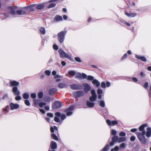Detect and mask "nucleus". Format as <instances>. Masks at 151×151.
<instances>
[{"mask_svg":"<svg viewBox=\"0 0 151 151\" xmlns=\"http://www.w3.org/2000/svg\"><path fill=\"white\" fill-rule=\"evenodd\" d=\"M147 124H142L139 127V130L142 132H137V137L140 142L142 144H145L147 142L145 135L146 133V132L145 130V128L146 127Z\"/></svg>","mask_w":151,"mask_h":151,"instance_id":"f257e3e1","label":"nucleus"},{"mask_svg":"<svg viewBox=\"0 0 151 151\" xmlns=\"http://www.w3.org/2000/svg\"><path fill=\"white\" fill-rule=\"evenodd\" d=\"M19 84V82L16 81H10V87H13L12 92L15 95H19L20 92L18 90L17 86Z\"/></svg>","mask_w":151,"mask_h":151,"instance_id":"f03ea898","label":"nucleus"},{"mask_svg":"<svg viewBox=\"0 0 151 151\" xmlns=\"http://www.w3.org/2000/svg\"><path fill=\"white\" fill-rule=\"evenodd\" d=\"M67 33V31L64 30L58 33L57 34L58 39L59 42L62 44L63 42L65 40V36Z\"/></svg>","mask_w":151,"mask_h":151,"instance_id":"7ed1b4c3","label":"nucleus"},{"mask_svg":"<svg viewBox=\"0 0 151 151\" xmlns=\"http://www.w3.org/2000/svg\"><path fill=\"white\" fill-rule=\"evenodd\" d=\"M58 52L60 54V58H66L71 61H74L73 59L68 55L67 53L65 52L61 49H60Z\"/></svg>","mask_w":151,"mask_h":151,"instance_id":"20e7f679","label":"nucleus"},{"mask_svg":"<svg viewBox=\"0 0 151 151\" xmlns=\"http://www.w3.org/2000/svg\"><path fill=\"white\" fill-rule=\"evenodd\" d=\"M63 105L62 103L60 101H55L52 106L53 109H56L60 108Z\"/></svg>","mask_w":151,"mask_h":151,"instance_id":"39448f33","label":"nucleus"},{"mask_svg":"<svg viewBox=\"0 0 151 151\" xmlns=\"http://www.w3.org/2000/svg\"><path fill=\"white\" fill-rule=\"evenodd\" d=\"M74 107L73 106H70L65 109L64 111V112L66 113V115L67 116H70L73 114V111L74 109Z\"/></svg>","mask_w":151,"mask_h":151,"instance_id":"423d86ee","label":"nucleus"},{"mask_svg":"<svg viewBox=\"0 0 151 151\" xmlns=\"http://www.w3.org/2000/svg\"><path fill=\"white\" fill-rule=\"evenodd\" d=\"M84 94V92L82 91H78L73 93V94L74 97L78 98L83 96Z\"/></svg>","mask_w":151,"mask_h":151,"instance_id":"0eeeda50","label":"nucleus"},{"mask_svg":"<svg viewBox=\"0 0 151 151\" xmlns=\"http://www.w3.org/2000/svg\"><path fill=\"white\" fill-rule=\"evenodd\" d=\"M26 8L25 7H23L22 9L17 10L16 11V13L18 15H23L26 14L27 13Z\"/></svg>","mask_w":151,"mask_h":151,"instance_id":"6e6552de","label":"nucleus"},{"mask_svg":"<svg viewBox=\"0 0 151 151\" xmlns=\"http://www.w3.org/2000/svg\"><path fill=\"white\" fill-rule=\"evenodd\" d=\"M70 87L73 90H81L83 88V86L81 85H78L76 84L71 85Z\"/></svg>","mask_w":151,"mask_h":151,"instance_id":"1a4fd4ad","label":"nucleus"},{"mask_svg":"<svg viewBox=\"0 0 151 151\" xmlns=\"http://www.w3.org/2000/svg\"><path fill=\"white\" fill-rule=\"evenodd\" d=\"M82 85L84 87V90L85 92L87 93L88 91L91 90V88L88 84L84 83L82 84Z\"/></svg>","mask_w":151,"mask_h":151,"instance_id":"9d476101","label":"nucleus"},{"mask_svg":"<svg viewBox=\"0 0 151 151\" xmlns=\"http://www.w3.org/2000/svg\"><path fill=\"white\" fill-rule=\"evenodd\" d=\"M118 141V137L117 136H114L111 138V141L110 142L109 145L111 146L113 145L114 143Z\"/></svg>","mask_w":151,"mask_h":151,"instance_id":"9b49d317","label":"nucleus"},{"mask_svg":"<svg viewBox=\"0 0 151 151\" xmlns=\"http://www.w3.org/2000/svg\"><path fill=\"white\" fill-rule=\"evenodd\" d=\"M17 8V6H10L7 7V9L10 10V13L12 15H15L16 12L14 10V9Z\"/></svg>","mask_w":151,"mask_h":151,"instance_id":"f8f14e48","label":"nucleus"},{"mask_svg":"<svg viewBox=\"0 0 151 151\" xmlns=\"http://www.w3.org/2000/svg\"><path fill=\"white\" fill-rule=\"evenodd\" d=\"M9 106L10 109L12 110L17 109H18L19 107V104H14L12 103H11L9 104Z\"/></svg>","mask_w":151,"mask_h":151,"instance_id":"ddd939ff","label":"nucleus"},{"mask_svg":"<svg viewBox=\"0 0 151 151\" xmlns=\"http://www.w3.org/2000/svg\"><path fill=\"white\" fill-rule=\"evenodd\" d=\"M36 5L35 4H31L28 6H27L25 7L26 8V11L27 13L29 11H32L34 10V9L33 8V7L35 6Z\"/></svg>","mask_w":151,"mask_h":151,"instance_id":"4468645a","label":"nucleus"},{"mask_svg":"<svg viewBox=\"0 0 151 151\" xmlns=\"http://www.w3.org/2000/svg\"><path fill=\"white\" fill-rule=\"evenodd\" d=\"M50 147L52 150L56 149L57 147L56 143L53 141H52L50 143Z\"/></svg>","mask_w":151,"mask_h":151,"instance_id":"2eb2a0df","label":"nucleus"},{"mask_svg":"<svg viewBox=\"0 0 151 151\" xmlns=\"http://www.w3.org/2000/svg\"><path fill=\"white\" fill-rule=\"evenodd\" d=\"M135 57L138 59L141 60L143 62H146L147 61L146 58L143 56H140L137 55H135Z\"/></svg>","mask_w":151,"mask_h":151,"instance_id":"dca6fc26","label":"nucleus"},{"mask_svg":"<svg viewBox=\"0 0 151 151\" xmlns=\"http://www.w3.org/2000/svg\"><path fill=\"white\" fill-rule=\"evenodd\" d=\"M54 20L56 22H58L62 21L63 19L62 16L57 15L54 17Z\"/></svg>","mask_w":151,"mask_h":151,"instance_id":"f3484780","label":"nucleus"},{"mask_svg":"<svg viewBox=\"0 0 151 151\" xmlns=\"http://www.w3.org/2000/svg\"><path fill=\"white\" fill-rule=\"evenodd\" d=\"M147 130V132L145 133L146 136L147 137H149L151 136V128L148 127Z\"/></svg>","mask_w":151,"mask_h":151,"instance_id":"a211bd4d","label":"nucleus"},{"mask_svg":"<svg viewBox=\"0 0 151 151\" xmlns=\"http://www.w3.org/2000/svg\"><path fill=\"white\" fill-rule=\"evenodd\" d=\"M56 90V88H54L50 89L49 91V94L51 96L54 95L55 93Z\"/></svg>","mask_w":151,"mask_h":151,"instance_id":"6ab92c4d","label":"nucleus"},{"mask_svg":"<svg viewBox=\"0 0 151 151\" xmlns=\"http://www.w3.org/2000/svg\"><path fill=\"white\" fill-rule=\"evenodd\" d=\"M125 14L129 17H135L137 15V14L136 13H132L129 14L127 12H125Z\"/></svg>","mask_w":151,"mask_h":151,"instance_id":"aec40b11","label":"nucleus"},{"mask_svg":"<svg viewBox=\"0 0 151 151\" xmlns=\"http://www.w3.org/2000/svg\"><path fill=\"white\" fill-rule=\"evenodd\" d=\"M92 83L95 84L96 87H99L100 85V82L96 79H94L92 81Z\"/></svg>","mask_w":151,"mask_h":151,"instance_id":"412c9836","label":"nucleus"},{"mask_svg":"<svg viewBox=\"0 0 151 151\" xmlns=\"http://www.w3.org/2000/svg\"><path fill=\"white\" fill-rule=\"evenodd\" d=\"M87 105L90 108L93 107L94 106V104L93 103L90 102L89 101H87L86 102Z\"/></svg>","mask_w":151,"mask_h":151,"instance_id":"4be33fe9","label":"nucleus"},{"mask_svg":"<svg viewBox=\"0 0 151 151\" xmlns=\"http://www.w3.org/2000/svg\"><path fill=\"white\" fill-rule=\"evenodd\" d=\"M54 130H55L57 132H58V128L56 126H54L53 127H51L50 128V132L52 133H53L54 131Z\"/></svg>","mask_w":151,"mask_h":151,"instance_id":"5701e85b","label":"nucleus"},{"mask_svg":"<svg viewBox=\"0 0 151 151\" xmlns=\"http://www.w3.org/2000/svg\"><path fill=\"white\" fill-rule=\"evenodd\" d=\"M109 148L110 146L109 145H107L102 149L100 151H107L109 150Z\"/></svg>","mask_w":151,"mask_h":151,"instance_id":"b1692460","label":"nucleus"},{"mask_svg":"<svg viewBox=\"0 0 151 151\" xmlns=\"http://www.w3.org/2000/svg\"><path fill=\"white\" fill-rule=\"evenodd\" d=\"M97 97V95H92L90 97L89 99L91 101H95Z\"/></svg>","mask_w":151,"mask_h":151,"instance_id":"393cba45","label":"nucleus"},{"mask_svg":"<svg viewBox=\"0 0 151 151\" xmlns=\"http://www.w3.org/2000/svg\"><path fill=\"white\" fill-rule=\"evenodd\" d=\"M45 6L43 4H42L37 5L36 7V8L38 9H40L43 8Z\"/></svg>","mask_w":151,"mask_h":151,"instance_id":"a878e982","label":"nucleus"},{"mask_svg":"<svg viewBox=\"0 0 151 151\" xmlns=\"http://www.w3.org/2000/svg\"><path fill=\"white\" fill-rule=\"evenodd\" d=\"M126 139L125 137H120L119 139L118 138V142L120 143L122 142H124L126 141Z\"/></svg>","mask_w":151,"mask_h":151,"instance_id":"bb28decb","label":"nucleus"},{"mask_svg":"<svg viewBox=\"0 0 151 151\" xmlns=\"http://www.w3.org/2000/svg\"><path fill=\"white\" fill-rule=\"evenodd\" d=\"M40 31L43 35H44L45 33V29L44 27H41L40 29Z\"/></svg>","mask_w":151,"mask_h":151,"instance_id":"cd10ccee","label":"nucleus"},{"mask_svg":"<svg viewBox=\"0 0 151 151\" xmlns=\"http://www.w3.org/2000/svg\"><path fill=\"white\" fill-rule=\"evenodd\" d=\"M51 137L55 140L58 141V137L54 134H52L51 135Z\"/></svg>","mask_w":151,"mask_h":151,"instance_id":"c85d7f7f","label":"nucleus"},{"mask_svg":"<svg viewBox=\"0 0 151 151\" xmlns=\"http://www.w3.org/2000/svg\"><path fill=\"white\" fill-rule=\"evenodd\" d=\"M23 97L24 99H27L29 97V95L28 93H24L23 94Z\"/></svg>","mask_w":151,"mask_h":151,"instance_id":"c756f323","label":"nucleus"},{"mask_svg":"<svg viewBox=\"0 0 151 151\" xmlns=\"http://www.w3.org/2000/svg\"><path fill=\"white\" fill-rule=\"evenodd\" d=\"M66 85L63 83H59L58 85V86L60 88H63L65 87Z\"/></svg>","mask_w":151,"mask_h":151,"instance_id":"7c9ffc66","label":"nucleus"},{"mask_svg":"<svg viewBox=\"0 0 151 151\" xmlns=\"http://www.w3.org/2000/svg\"><path fill=\"white\" fill-rule=\"evenodd\" d=\"M37 96L40 99L42 98L43 96V92H39Z\"/></svg>","mask_w":151,"mask_h":151,"instance_id":"2f4dec72","label":"nucleus"},{"mask_svg":"<svg viewBox=\"0 0 151 151\" xmlns=\"http://www.w3.org/2000/svg\"><path fill=\"white\" fill-rule=\"evenodd\" d=\"M68 74L71 76H74L76 74V73L74 71H70L68 72Z\"/></svg>","mask_w":151,"mask_h":151,"instance_id":"473e14b6","label":"nucleus"},{"mask_svg":"<svg viewBox=\"0 0 151 151\" xmlns=\"http://www.w3.org/2000/svg\"><path fill=\"white\" fill-rule=\"evenodd\" d=\"M56 5V4L54 3H51L48 6V9H50L51 8L54 7Z\"/></svg>","mask_w":151,"mask_h":151,"instance_id":"72a5a7b5","label":"nucleus"},{"mask_svg":"<svg viewBox=\"0 0 151 151\" xmlns=\"http://www.w3.org/2000/svg\"><path fill=\"white\" fill-rule=\"evenodd\" d=\"M100 105L102 108L104 107L105 106V104L104 101L103 100L101 101H100Z\"/></svg>","mask_w":151,"mask_h":151,"instance_id":"f704fd0d","label":"nucleus"},{"mask_svg":"<svg viewBox=\"0 0 151 151\" xmlns=\"http://www.w3.org/2000/svg\"><path fill=\"white\" fill-rule=\"evenodd\" d=\"M119 150V147L118 146H115L114 148H112L111 151H117Z\"/></svg>","mask_w":151,"mask_h":151,"instance_id":"c9c22d12","label":"nucleus"},{"mask_svg":"<svg viewBox=\"0 0 151 151\" xmlns=\"http://www.w3.org/2000/svg\"><path fill=\"white\" fill-rule=\"evenodd\" d=\"M118 123L117 121L116 120L112 121L111 122V126H113L117 124Z\"/></svg>","mask_w":151,"mask_h":151,"instance_id":"e433bc0d","label":"nucleus"},{"mask_svg":"<svg viewBox=\"0 0 151 151\" xmlns=\"http://www.w3.org/2000/svg\"><path fill=\"white\" fill-rule=\"evenodd\" d=\"M46 105V103L45 102H41L39 103V105L41 108L43 106H45Z\"/></svg>","mask_w":151,"mask_h":151,"instance_id":"4c0bfd02","label":"nucleus"},{"mask_svg":"<svg viewBox=\"0 0 151 151\" xmlns=\"http://www.w3.org/2000/svg\"><path fill=\"white\" fill-rule=\"evenodd\" d=\"M143 86L145 88L147 89L149 87L148 83L147 82H146Z\"/></svg>","mask_w":151,"mask_h":151,"instance_id":"58836bf2","label":"nucleus"},{"mask_svg":"<svg viewBox=\"0 0 151 151\" xmlns=\"http://www.w3.org/2000/svg\"><path fill=\"white\" fill-rule=\"evenodd\" d=\"M74 59L77 62L80 63L81 62V59L79 57H75Z\"/></svg>","mask_w":151,"mask_h":151,"instance_id":"ea45409f","label":"nucleus"},{"mask_svg":"<svg viewBox=\"0 0 151 151\" xmlns=\"http://www.w3.org/2000/svg\"><path fill=\"white\" fill-rule=\"evenodd\" d=\"M81 74L80 73H77L75 76V77L76 78H81Z\"/></svg>","mask_w":151,"mask_h":151,"instance_id":"a19ab883","label":"nucleus"},{"mask_svg":"<svg viewBox=\"0 0 151 151\" xmlns=\"http://www.w3.org/2000/svg\"><path fill=\"white\" fill-rule=\"evenodd\" d=\"M93 79L94 77L91 76H88L87 78V79L88 80L93 81L94 80Z\"/></svg>","mask_w":151,"mask_h":151,"instance_id":"79ce46f5","label":"nucleus"},{"mask_svg":"<svg viewBox=\"0 0 151 151\" xmlns=\"http://www.w3.org/2000/svg\"><path fill=\"white\" fill-rule=\"evenodd\" d=\"M127 53H125L124 54V55H123V56H122V58L121 59V60L122 61V60H124L125 59H126V58H127Z\"/></svg>","mask_w":151,"mask_h":151,"instance_id":"37998d69","label":"nucleus"},{"mask_svg":"<svg viewBox=\"0 0 151 151\" xmlns=\"http://www.w3.org/2000/svg\"><path fill=\"white\" fill-rule=\"evenodd\" d=\"M24 103L27 106H29L30 105V103L28 100H25Z\"/></svg>","mask_w":151,"mask_h":151,"instance_id":"c03bdc74","label":"nucleus"},{"mask_svg":"<svg viewBox=\"0 0 151 151\" xmlns=\"http://www.w3.org/2000/svg\"><path fill=\"white\" fill-rule=\"evenodd\" d=\"M126 135V134L125 132H122L119 133V135L120 136L124 137Z\"/></svg>","mask_w":151,"mask_h":151,"instance_id":"a18cd8bd","label":"nucleus"},{"mask_svg":"<svg viewBox=\"0 0 151 151\" xmlns=\"http://www.w3.org/2000/svg\"><path fill=\"white\" fill-rule=\"evenodd\" d=\"M54 120L56 122H59L60 121L59 118L57 116L54 117Z\"/></svg>","mask_w":151,"mask_h":151,"instance_id":"49530a36","label":"nucleus"},{"mask_svg":"<svg viewBox=\"0 0 151 151\" xmlns=\"http://www.w3.org/2000/svg\"><path fill=\"white\" fill-rule=\"evenodd\" d=\"M106 122L108 125L111 126V122L109 119H107L106 120Z\"/></svg>","mask_w":151,"mask_h":151,"instance_id":"de8ad7c7","label":"nucleus"},{"mask_svg":"<svg viewBox=\"0 0 151 151\" xmlns=\"http://www.w3.org/2000/svg\"><path fill=\"white\" fill-rule=\"evenodd\" d=\"M45 74L47 76H50L51 73L50 71L49 70H46L45 71Z\"/></svg>","mask_w":151,"mask_h":151,"instance_id":"09e8293b","label":"nucleus"},{"mask_svg":"<svg viewBox=\"0 0 151 151\" xmlns=\"http://www.w3.org/2000/svg\"><path fill=\"white\" fill-rule=\"evenodd\" d=\"M17 96H16L15 98V99L17 101L20 100L21 99V97L19 95H17Z\"/></svg>","mask_w":151,"mask_h":151,"instance_id":"8fccbe9b","label":"nucleus"},{"mask_svg":"<svg viewBox=\"0 0 151 151\" xmlns=\"http://www.w3.org/2000/svg\"><path fill=\"white\" fill-rule=\"evenodd\" d=\"M81 78H86L87 77V75L84 73H82V74H81Z\"/></svg>","mask_w":151,"mask_h":151,"instance_id":"3c124183","label":"nucleus"},{"mask_svg":"<svg viewBox=\"0 0 151 151\" xmlns=\"http://www.w3.org/2000/svg\"><path fill=\"white\" fill-rule=\"evenodd\" d=\"M101 86L103 88H105L106 87V84L104 82H103L101 83Z\"/></svg>","mask_w":151,"mask_h":151,"instance_id":"603ef678","label":"nucleus"},{"mask_svg":"<svg viewBox=\"0 0 151 151\" xmlns=\"http://www.w3.org/2000/svg\"><path fill=\"white\" fill-rule=\"evenodd\" d=\"M53 49L55 50H57L58 49V46L56 44L54 45L53 46Z\"/></svg>","mask_w":151,"mask_h":151,"instance_id":"864d4df0","label":"nucleus"},{"mask_svg":"<svg viewBox=\"0 0 151 151\" xmlns=\"http://www.w3.org/2000/svg\"><path fill=\"white\" fill-rule=\"evenodd\" d=\"M111 134L114 136H115L116 134V132L115 130L113 129L111 130Z\"/></svg>","mask_w":151,"mask_h":151,"instance_id":"5fc2aeb1","label":"nucleus"},{"mask_svg":"<svg viewBox=\"0 0 151 151\" xmlns=\"http://www.w3.org/2000/svg\"><path fill=\"white\" fill-rule=\"evenodd\" d=\"M97 93L99 94H101L103 92L102 90L100 89H99L97 90Z\"/></svg>","mask_w":151,"mask_h":151,"instance_id":"6e6d98bb","label":"nucleus"},{"mask_svg":"<svg viewBox=\"0 0 151 151\" xmlns=\"http://www.w3.org/2000/svg\"><path fill=\"white\" fill-rule=\"evenodd\" d=\"M125 144L124 143L121 144L120 145V147L122 148H125Z\"/></svg>","mask_w":151,"mask_h":151,"instance_id":"4d7b16f0","label":"nucleus"},{"mask_svg":"<svg viewBox=\"0 0 151 151\" xmlns=\"http://www.w3.org/2000/svg\"><path fill=\"white\" fill-rule=\"evenodd\" d=\"M31 97L33 99H35L36 98V95L35 93H32L31 94Z\"/></svg>","mask_w":151,"mask_h":151,"instance_id":"13d9d810","label":"nucleus"},{"mask_svg":"<svg viewBox=\"0 0 151 151\" xmlns=\"http://www.w3.org/2000/svg\"><path fill=\"white\" fill-rule=\"evenodd\" d=\"M39 100H34V104L35 105H37L38 104H39Z\"/></svg>","mask_w":151,"mask_h":151,"instance_id":"bf43d9fd","label":"nucleus"},{"mask_svg":"<svg viewBox=\"0 0 151 151\" xmlns=\"http://www.w3.org/2000/svg\"><path fill=\"white\" fill-rule=\"evenodd\" d=\"M135 137L134 136H132L130 138V140L131 141H134L135 139Z\"/></svg>","mask_w":151,"mask_h":151,"instance_id":"052dcab7","label":"nucleus"},{"mask_svg":"<svg viewBox=\"0 0 151 151\" xmlns=\"http://www.w3.org/2000/svg\"><path fill=\"white\" fill-rule=\"evenodd\" d=\"M66 117V116L65 114H62L61 115V119L62 120L64 119Z\"/></svg>","mask_w":151,"mask_h":151,"instance_id":"680f3d73","label":"nucleus"},{"mask_svg":"<svg viewBox=\"0 0 151 151\" xmlns=\"http://www.w3.org/2000/svg\"><path fill=\"white\" fill-rule=\"evenodd\" d=\"M55 115L57 117H60L61 115V113L60 112H57L55 113Z\"/></svg>","mask_w":151,"mask_h":151,"instance_id":"e2e57ef3","label":"nucleus"},{"mask_svg":"<svg viewBox=\"0 0 151 151\" xmlns=\"http://www.w3.org/2000/svg\"><path fill=\"white\" fill-rule=\"evenodd\" d=\"M47 116L50 117H53V114L52 113H48L47 114Z\"/></svg>","mask_w":151,"mask_h":151,"instance_id":"0e129e2a","label":"nucleus"},{"mask_svg":"<svg viewBox=\"0 0 151 151\" xmlns=\"http://www.w3.org/2000/svg\"><path fill=\"white\" fill-rule=\"evenodd\" d=\"M132 80L134 82H137L138 81L136 77H133L132 78Z\"/></svg>","mask_w":151,"mask_h":151,"instance_id":"69168bd1","label":"nucleus"},{"mask_svg":"<svg viewBox=\"0 0 151 151\" xmlns=\"http://www.w3.org/2000/svg\"><path fill=\"white\" fill-rule=\"evenodd\" d=\"M51 101V98L49 97H47L46 99V101L47 102H50Z\"/></svg>","mask_w":151,"mask_h":151,"instance_id":"338daca9","label":"nucleus"},{"mask_svg":"<svg viewBox=\"0 0 151 151\" xmlns=\"http://www.w3.org/2000/svg\"><path fill=\"white\" fill-rule=\"evenodd\" d=\"M91 93L92 94V95H96V93L95 91L94 90H92L91 91Z\"/></svg>","mask_w":151,"mask_h":151,"instance_id":"774afa93","label":"nucleus"}]
</instances>
